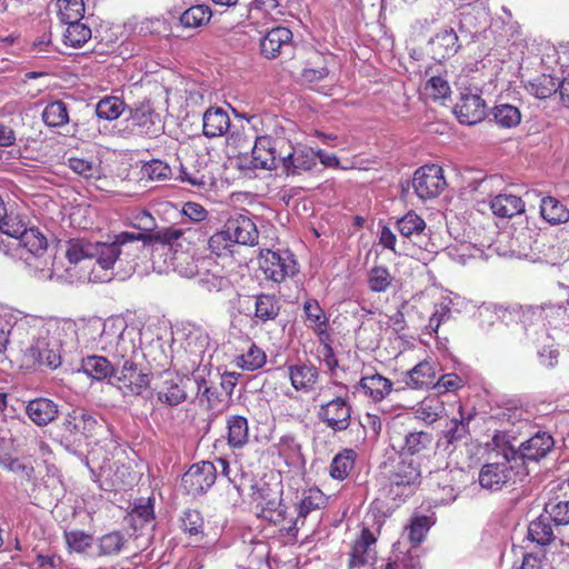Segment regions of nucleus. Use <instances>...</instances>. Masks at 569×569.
<instances>
[{"label": "nucleus", "mask_w": 569, "mask_h": 569, "mask_svg": "<svg viewBox=\"0 0 569 569\" xmlns=\"http://www.w3.org/2000/svg\"><path fill=\"white\" fill-rule=\"evenodd\" d=\"M445 403L436 396L426 397L416 409V417L428 425L436 422L445 413Z\"/></svg>", "instance_id": "obj_34"}, {"label": "nucleus", "mask_w": 569, "mask_h": 569, "mask_svg": "<svg viewBox=\"0 0 569 569\" xmlns=\"http://www.w3.org/2000/svg\"><path fill=\"white\" fill-rule=\"evenodd\" d=\"M559 79L541 73L530 80L527 90L538 99H547L559 90Z\"/></svg>", "instance_id": "obj_35"}, {"label": "nucleus", "mask_w": 569, "mask_h": 569, "mask_svg": "<svg viewBox=\"0 0 569 569\" xmlns=\"http://www.w3.org/2000/svg\"><path fill=\"white\" fill-rule=\"evenodd\" d=\"M287 377L296 392L310 395L318 391L320 369L310 361L287 365Z\"/></svg>", "instance_id": "obj_10"}, {"label": "nucleus", "mask_w": 569, "mask_h": 569, "mask_svg": "<svg viewBox=\"0 0 569 569\" xmlns=\"http://www.w3.org/2000/svg\"><path fill=\"white\" fill-rule=\"evenodd\" d=\"M376 541V536L369 528L361 530L360 537L353 542L350 551L349 569L360 568L367 565L370 547L375 545Z\"/></svg>", "instance_id": "obj_26"}, {"label": "nucleus", "mask_w": 569, "mask_h": 569, "mask_svg": "<svg viewBox=\"0 0 569 569\" xmlns=\"http://www.w3.org/2000/svg\"><path fill=\"white\" fill-rule=\"evenodd\" d=\"M313 401L319 402L318 419L331 431L343 432L350 427L352 403L346 383L335 380L321 386Z\"/></svg>", "instance_id": "obj_1"}, {"label": "nucleus", "mask_w": 569, "mask_h": 569, "mask_svg": "<svg viewBox=\"0 0 569 569\" xmlns=\"http://www.w3.org/2000/svg\"><path fill=\"white\" fill-rule=\"evenodd\" d=\"M333 61L332 57L325 54H317L316 58L308 62L301 72V80L303 83L313 86L327 79L330 74V64Z\"/></svg>", "instance_id": "obj_27"}, {"label": "nucleus", "mask_w": 569, "mask_h": 569, "mask_svg": "<svg viewBox=\"0 0 569 569\" xmlns=\"http://www.w3.org/2000/svg\"><path fill=\"white\" fill-rule=\"evenodd\" d=\"M289 148L290 140L286 138H273L270 134L257 136L251 150V163L256 169H277Z\"/></svg>", "instance_id": "obj_3"}, {"label": "nucleus", "mask_w": 569, "mask_h": 569, "mask_svg": "<svg viewBox=\"0 0 569 569\" xmlns=\"http://www.w3.org/2000/svg\"><path fill=\"white\" fill-rule=\"evenodd\" d=\"M101 133L99 127V119L91 117L82 122L74 123V136L82 141H91L98 138Z\"/></svg>", "instance_id": "obj_62"}, {"label": "nucleus", "mask_w": 569, "mask_h": 569, "mask_svg": "<svg viewBox=\"0 0 569 569\" xmlns=\"http://www.w3.org/2000/svg\"><path fill=\"white\" fill-rule=\"evenodd\" d=\"M446 187L443 169L438 164L422 166L413 173L412 188L421 200L437 198Z\"/></svg>", "instance_id": "obj_6"}, {"label": "nucleus", "mask_w": 569, "mask_h": 569, "mask_svg": "<svg viewBox=\"0 0 569 569\" xmlns=\"http://www.w3.org/2000/svg\"><path fill=\"white\" fill-rule=\"evenodd\" d=\"M280 311V303L274 295L261 293L256 298L254 317L262 323L274 320Z\"/></svg>", "instance_id": "obj_37"}, {"label": "nucleus", "mask_w": 569, "mask_h": 569, "mask_svg": "<svg viewBox=\"0 0 569 569\" xmlns=\"http://www.w3.org/2000/svg\"><path fill=\"white\" fill-rule=\"evenodd\" d=\"M328 505V497L317 487L305 489L301 493V500L298 505L299 517L302 518L301 525L305 523L307 516L316 510L323 509Z\"/></svg>", "instance_id": "obj_31"}, {"label": "nucleus", "mask_w": 569, "mask_h": 569, "mask_svg": "<svg viewBox=\"0 0 569 569\" xmlns=\"http://www.w3.org/2000/svg\"><path fill=\"white\" fill-rule=\"evenodd\" d=\"M237 244L229 232H226L224 226L216 231L208 240V248L217 257H228L233 254Z\"/></svg>", "instance_id": "obj_47"}, {"label": "nucleus", "mask_w": 569, "mask_h": 569, "mask_svg": "<svg viewBox=\"0 0 569 569\" xmlns=\"http://www.w3.org/2000/svg\"><path fill=\"white\" fill-rule=\"evenodd\" d=\"M227 443L234 451L244 448L249 443L248 419L240 415L229 416L226 420Z\"/></svg>", "instance_id": "obj_18"}, {"label": "nucleus", "mask_w": 569, "mask_h": 569, "mask_svg": "<svg viewBox=\"0 0 569 569\" xmlns=\"http://www.w3.org/2000/svg\"><path fill=\"white\" fill-rule=\"evenodd\" d=\"M126 545V538L120 531H110L98 540V555L101 557L117 556Z\"/></svg>", "instance_id": "obj_49"}, {"label": "nucleus", "mask_w": 569, "mask_h": 569, "mask_svg": "<svg viewBox=\"0 0 569 569\" xmlns=\"http://www.w3.org/2000/svg\"><path fill=\"white\" fill-rule=\"evenodd\" d=\"M66 257L71 263H78L93 257V244L83 239H71L67 243Z\"/></svg>", "instance_id": "obj_57"}, {"label": "nucleus", "mask_w": 569, "mask_h": 569, "mask_svg": "<svg viewBox=\"0 0 569 569\" xmlns=\"http://www.w3.org/2000/svg\"><path fill=\"white\" fill-rule=\"evenodd\" d=\"M180 378L171 372L162 375V382L158 388V399L169 406H177L186 400L184 389L179 385Z\"/></svg>", "instance_id": "obj_25"}, {"label": "nucleus", "mask_w": 569, "mask_h": 569, "mask_svg": "<svg viewBox=\"0 0 569 569\" xmlns=\"http://www.w3.org/2000/svg\"><path fill=\"white\" fill-rule=\"evenodd\" d=\"M430 529V519L427 516H418L411 519L408 527V537L410 542L417 547L419 546Z\"/></svg>", "instance_id": "obj_61"}, {"label": "nucleus", "mask_w": 569, "mask_h": 569, "mask_svg": "<svg viewBox=\"0 0 569 569\" xmlns=\"http://www.w3.org/2000/svg\"><path fill=\"white\" fill-rule=\"evenodd\" d=\"M516 475L512 461L508 457H502L500 461L482 466L479 472V483L489 490H500L507 483L515 482Z\"/></svg>", "instance_id": "obj_9"}, {"label": "nucleus", "mask_w": 569, "mask_h": 569, "mask_svg": "<svg viewBox=\"0 0 569 569\" xmlns=\"http://www.w3.org/2000/svg\"><path fill=\"white\" fill-rule=\"evenodd\" d=\"M260 508L257 516L274 526L281 523L287 519V507L280 499L272 498L257 503Z\"/></svg>", "instance_id": "obj_36"}, {"label": "nucleus", "mask_w": 569, "mask_h": 569, "mask_svg": "<svg viewBox=\"0 0 569 569\" xmlns=\"http://www.w3.org/2000/svg\"><path fill=\"white\" fill-rule=\"evenodd\" d=\"M397 229L401 236L411 238L420 236L425 231L426 222L415 211H409L397 221Z\"/></svg>", "instance_id": "obj_54"}, {"label": "nucleus", "mask_w": 569, "mask_h": 569, "mask_svg": "<svg viewBox=\"0 0 569 569\" xmlns=\"http://www.w3.org/2000/svg\"><path fill=\"white\" fill-rule=\"evenodd\" d=\"M303 311L307 319L310 321V327H321L327 323V317L325 311L320 307L319 302L315 299L307 300L303 305Z\"/></svg>", "instance_id": "obj_64"}, {"label": "nucleus", "mask_w": 569, "mask_h": 569, "mask_svg": "<svg viewBox=\"0 0 569 569\" xmlns=\"http://www.w3.org/2000/svg\"><path fill=\"white\" fill-rule=\"evenodd\" d=\"M292 32L286 27L270 29L260 40V52L266 59L278 58L286 49L292 48Z\"/></svg>", "instance_id": "obj_14"}, {"label": "nucleus", "mask_w": 569, "mask_h": 569, "mask_svg": "<svg viewBox=\"0 0 569 569\" xmlns=\"http://www.w3.org/2000/svg\"><path fill=\"white\" fill-rule=\"evenodd\" d=\"M194 381L198 386V393H200V402L204 403L208 409H217L222 402L221 393L218 388L208 386L206 379L202 377H196Z\"/></svg>", "instance_id": "obj_60"}, {"label": "nucleus", "mask_w": 569, "mask_h": 569, "mask_svg": "<svg viewBox=\"0 0 569 569\" xmlns=\"http://www.w3.org/2000/svg\"><path fill=\"white\" fill-rule=\"evenodd\" d=\"M124 234H133V232H120L113 237L111 242H97L93 244V257L97 258V263L103 270H110L113 268L116 261L118 260L122 244L128 242L136 241V239H124Z\"/></svg>", "instance_id": "obj_17"}, {"label": "nucleus", "mask_w": 569, "mask_h": 569, "mask_svg": "<svg viewBox=\"0 0 569 569\" xmlns=\"http://www.w3.org/2000/svg\"><path fill=\"white\" fill-rule=\"evenodd\" d=\"M460 418H453L450 421V427L445 432V438L448 445H453L466 439L470 435L469 423L472 419V415L463 416V407L459 406Z\"/></svg>", "instance_id": "obj_46"}, {"label": "nucleus", "mask_w": 569, "mask_h": 569, "mask_svg": "<svg viewBox=\"0 0 569 569\" xmlns=\"http://www.w3.org/2000/svg\"><path fill=\"white\" fill-rule=\"evenodd\" d=\"M81 370L90 378L101 381L114 376L113 365L102 356H88L81 361Z\"/></svg>", "instance_id": "obj_29"}, {"label": "nucleus", "mask_w": 569, "mask_h": 569, "mask_svg": "<svg viewBox=\"0 0 569 569\" xmlns=\"http://www.w3.org/2000/svg\"><path fill=\"white\" fill-rule=\"evenodd\" d=\"M317 152L305 144H292L283 154L282 161L279 168L286 174H300L305 171L311 170L317 164Z\"/></svg>", "instance_id": "obj_12"}, {"label": "nucleus", "mask_w": 569, "mask_h": 569, "mask_svg": "<svg viewBox=\"0 0 569 569\" xmlns=\"http://www.w3.org/2000/svg\"><path fill=\"white\" fill-rule=\"evenodd\" d=\"M156 119H159V116L149 102L140 103L131 111L132 124L140 134L157 136L159 128L156 126Z\"/></svg>", "instance_id": "obj_24"}, {"label": "nucleus", "mask_w": 569, "mask_h": 569, "mask_svg": "<svg viewBox=\"0 0 569 569\" xmlns=\"http://www.w3.org/2000/svg\"><path fill=\"white\" fill-rule=\"evenodd\" d=\"M27 228V222L21 216L12 211H6V214L0 219V241H2V236L13 238L17 241Z\"/></svg>", "instance_id": "obj_51"}, {"label": "nucleus", "mask_w": 569, "mask_h": 569, "mask_svg": "<svg viewBox=\"0 0 569 569\" xmlns=\"http://www.w3.org/2000/svg\"><path fill=\"white\" fill-rule=\"evenodd\" d=\"M203 134L208 138L221 137L230 128V118L227 111L219 107H210L202 117Z\"/></svg>", "instance_id": "obj_21"}, {"label": "nucleus", "mask_w": 569, "mask_h": 569, "mask_svg": "<svg viewBox=\"0 0 569 569\" xmlns=\"http://www.w3.org/2000/svg\"><path fill=\"white\" fill-rule=\"evenodd\" d=\"M436 380V368L427 361H420L412 369L405 373L403 382L413 390H425L433 387Z\"/></svg>", "instance_id": "obj_19"}, {"label": "nucleus", "mask_w": 569, "mask_h": 569, "mask_svg": "<svg viewBox=\"0 0 569 569\" xmlns=\"http://www.w3.org/2000/svg\"><path fill=\"white\" fill-rule=\"evenodd\" d=\"M58 17L64 24L78 22L83 19L84 2L83 0H58Z\"/></svg>", "instance_id": "obj_50"}, {"label": "nucleus", "mask_w": 569, "mask_h": 569, "mask_svg": "<svg viewBox=\"0 0 569 569\" xmlns=\"http://www.w3.org/2000/svg\"><path fill=\"white\" fill-rule=\"evenodd\" d=\"M385 477L388 481V493L401 502L421 485V461L419 458L405 457L395 452L385 462Z\"/></svg>", "instance_id": "obj_2"}, {"label": "nucleus", "mask_w": 569, "mask_h": 569, "mask_svg": "<svg viewBox=\"0 0 569 569\" xmlns=\"http://www.w3.org/2000/svg\"><path fill=\"white\" fill-rule=\"evenodd\" d=\"M126 103L116 96H108L99 100L96 104V117L112 121L118 119L124 111Z\"/></svg>", "instance_id": "obj_41"}, {"label": "nucleus", "mask_w": 569, "mask_h": 569, "mask_svg": "<svg viewBox=\"0 0 569 569\" xmlns=\"http://www.w3.org/2000/svg\"><path fill=\"white\" fill-rule=\"evenodd\" d=\"M492 213L499 218H512L525 212V201L515 194L499 193L490 201Z\"/></svg>", "instance_id": "obj_23"}, {"label": "nucleus", "mask_w": 569, "mask_h": 569, "mask_svg": "<svg viewBox=\"0 0 569 569\" xmlns=\"http://www.w3.org/2000/svg\"><path fill=\"white\" fill-rule=\"evenodd\" d=\"M495 122L501 128H515L521 121L519 109L509 103L497 104L492 111Z\"/></svg>", "instance_id": "obj_52"}, {"label": "nucleus", "mask_w": 569, "mask_h": 569, "mask_svg": "<svg viewBox=\"0 0 569 569\" xmlns=\"http://www.w3.org/2000/svg\"><path fill=\"white\" fill-rule=\"evenodd\" d=\"M432 440V435L422 430L401 432L393 429L390 435V442L395 452L412 458H418L419 455L429 450Z\"/></svg>", "instance_id": "obj_8"}, {"label": "nucleus", "mask_w": 569, "mask_h": 569, "mask_svg": "<svg viewBox=\"0 0 569 569\" xmlns=\"http://www.w3.org/2000/svg\"><path fill=\"white\" fill-rule=\"evenodd\" d=\"M553 438L547 432H537L533 437L522 442L519 452L523 460L537 461L552 449Z\"/></svg>", "instance_id": "obj_20"}, {"label": "nucleus", "mask_w": 569, "mask_h": 569, "mask_svg": "<svg viewBox=\"0 0 569 569\" xmlns=\"http://www.w3.org/2000/svg\"><path fill=\"white\" fill-rule=\"evenodd\" d=\"M61 349L50 340L44 347L38 349V365L49 369H57L62 363Z\"/></svg>", "instance_id": "obj_56"}, {"label": "nucleus", "mask_w": 569, "mask_h": 569, "mask_svg": "<svg viewBox=\"0 0 569 569\" xmlns=\"http://www.w3.org/2000/svg\"><path fill=\"white\" fill-rule=\"evenodd\" d=\"M26 413L37 426H47L57 418L58 406L48 398H36L28 402Z\"/></svg>", "instance_id": "obj_22"}, {"label": "nucleus", "mask_w": 569, "mask_h": 569, "mask_svg": "<svg viewBox=\"0 0 569 569\" xmlns=\"http://www.w3.org/2000/svg\"><path fill=\"white\" fill-rule=\"evenodd\" d=\"M183 236V231L181 229H177L173 227L162 228L156 230L151 233H133V234H124V239H136V241H142L144 243H160L163 246L173 247L178 244V240Z\"/></svg>", "instance_id": "obj_28"}, {"label": "nucleus", "mask_w": 569, "mask_h": 569, "mask_svg": "<svg viewBox=\"0 0 569 569\" xmlns=\"http://www.w3.org/2000/svg\"><path fill=\"white\" fill-rule=\"evenodd\" d=\"M119 388L124 395L139 396L149 387V375L138 369L134 361L123 362L117 376Z\"/></svg>", "instance_id": "obj_16"}, {"label": "nucleus", "mask_w": 569, "mask_h": 569, "mask_svg": "<svg viewBox=\"0 0 569 569\" xmlns=\"http://www.w3.org/2000/svg\"><path fill=\"white\" fill-rule=\"evenodd\" d=\"M41 117L46 126L61 127L69 122L68 107L61 100L52 101L44 107Z\"/></svg>", "instance_id": "obj_44"}, {"label": "nucleus", "mask_w": 569, "mask_h": 569, "mask_svg": "<svg viewBox=\"0 0 569 569\" xmlns=\"http://www.w3.org/2000/svg\"><path fill=\"white\" fill-rule=\"evenodd\" d=\"M363 396L375 403L387 399L393 390L392 381L377 371L366 372L358 382Z\"/></svg>", "instance_id": "obj_15"}, {"label": "nucleus", "mask_w": 569, "mask_h": 569, "mask_svg": "<svg viewBox=\"0 0 569 569\" xmlns=\"http://www.w3.org/2000/svg\"><path fill=\"white\" fill-rule=\"evenodd\" d=\"M66 32L63 33V42L72 48H81L91 39V28L83 23L82 20L78 22L67 23Z\"/></svg>", "instance_id": "obj_43"}, {"label": "nucleus", "mask_w": 569, "mask_h": 569, "mask_svg": "<svg viewBox=\"0 0 569 569\" xmlns=\"http://www.w3.org/2000/svg\"><path fill=\"white\" fill-rule=\"evenodd\" d=\"M17 246L23 247L33 256H41L48 247L44 234L38 228H27L17 240Z\"/></svg>", "instance_id": "obj_39"}, {"label": "nucleus", "mask_w": 569, "mask_h": 569, "mask_svg": "<svg viewBox=\"0 0 569 569\" xmlns=\"http://www.w3.org/2000/svg\"><path fill=\"white\" fill-rule=\"evenodd\" d=\"M540 216L551 226L569 221V210L553 197H545L541 199Z\"/></svg>", "instance_id": "obj_32"}, {"label": "nucleus", "mask_w": 569, "mask_h": 569, "mask_svg": "<svg viewBox=\"0 0 569 569\" xmlns=\"http://www.w3.org/2000/svg\"><path fill=\"white\" fill-rule=\"evenodd\" d=\"M450 86L442 77H431L423 86L421 94L427 101H440L449 97Z\"/></svg>", "instance_id": "obj_53"}, {"label": "nucleus", "mask_w": 569, "mask_h": 569, "mask_svg": "<svg viewBox=\"0 0 569 569\" xmlns=\"http://www.w3.org/2000/svg\"><path fill=\"white\" fill-rule=\"evenodd\" d=\"M99 346L102 351L109 353L113 359L122 360L123 362L134 361L138 353L133 340L124 337L122 331L113 323L103 325Z\"/></svg>", "instance_id": "obj_5"}, {"label": "nucleus", "mask_w": 569, "mask_h": 569, "mask_svg": "<svg viewBox=\"0 0 569 569\" xmlns=\"http://www.w3.org/2000/svg\"><path fill=\"white\" fill-rule=\"evenodd\" d=\"M217 480V468L211 461L193 463L182 476L181 486L187 495L198 497L207 492Z\"/></svg>", "instance_id": "obj_7"}, {"label": "nucleus", "mask_w": 569, "mask_h": 569, "mask_svg": "<svg viewBox=\"0 0 569 569\" xmlns=\"http://www.w3.org/2000/svg\"><path fill=\"white\" fill-rule=\"evenodd\" d=\"M276 448L279 457L284 460L287 466L298 465L302 459L301 446L292 435L280 437Z\"/></svg>", "instance_id": "obj_40"}, {"label": "nucleus", "mask_w": 569, "mask_h": 569, "mask_svg": "<svg viewBox=\"0 0 569 569\" xmlns=\"http://www.w3.org/2000/svg\"><path fill=\"white\" fill-rule=\"evenodd\" d=\"M368 287L372 292H386L393 282L395 277L390 273L389 269L385 266H375L368 273Z\"/></svg>", "instance_id": "obj_48"}, {"label": "nucleus", "mask_w": 569, "mask_h": 569, "mask_svg": "<svg viewBox=\"0 0 569 569\" xmlns=\"http://www.w3.org/2000/svg\"><path fill=\"white\" fill-rule=\"evenodd\" d=\"M529 538L540 546H547L555 540V535L550 519L546 516H540L531 521L528 527Z\"/></svg>", "instance_id": "obj_42"}, {"label": "nucleus", "mask_w": 569, "mask_h": 569, "mask_svg": "<svg viewBox=\"0 0 569 569\" xmlns=\"http://www.w3.org/2000/svg\"><path fill=\"white\" fill-rule=\"evenodd\" d=\"M226 232H229L236 244L254 247L258 244L259 231L253 220L243 213H237L224 222Z\"/></svg>", "instance_id": "obj_13"}, {"label": "nucleus", "mask_w": 569, "mask_h": 569, "mask_svg": "<svg viewBox=\"0 0 569 569\" xmlns=\"http://www.w3.org/2000/svg\"><path fill=\"white\" fill-rule=\"evenodd\" d=\"M233 362L243 371H256L264 367L267 355L261 347L251 342L247 350L234 358Z\"/></svg>", "instance_id": "obj_30"}, {"label": "nucleus", "mask_w": 569, "mask_h": 569, "mask_svg": "<svg viewBox=\"0 0 569 569\" xmlns=\"http://www.w3.org/2000/svg\"><path fill=\"white\" fill-rule=\"evenodd\" d=\"M357 453L353 449H343L336 455L330 465V476L336 480H345L353 469Z\"/></svg>", "instance_id": "obj_38"}, {"label": "nucleus", "mask_w": 569, "mask_h": 569, "mask_svg": "<svg viewBox=\"0 0 569 569\" xmlns=\"http://www.w3.org/2000/svg\"><path fill=\"white\" fill-rule=\"evenodd\" d=\"M259 269L264 278L274 283H281L287 278L298 273V262L290 251H273L262 249L258 259Z\"/></svg>", "instance_id": "obj_4"}, {"label": "nucleus", "mask_w": 569, "mask_h": 569, "mask_svg": "<svg viewBox=\"0 0 569 569\" xmlns=\"http://www.w3.org/2000/svg\"><path fill=\"white\" fill-rule=\"evenodd\" d=\"M142 173L150 180H164L171 176V168L167 162L153 159L142 167Z\"/></svg>", "instance_id": "obj_63"}, {"label": "nucleus", "mask_w": 569, "mask_h": 569, "mask_svg": "<svg viewBox=\"0 0 569 569\" xmlns=\"http://www.w3.org/2000/svg\"><path fill=\"white\" fill-rule=\"evenodd\" d=\"M63 537L68 548L78 553L87 551L93 543V536L83 530L64 531Z\"/></svg>", "instance_id": "obj_59"}, {"label": "nucleus", "mask_w": 569, "mask_h": 569, "mask_svg": "<svg viewBox=\"0 0 569 569\" xmlns=\"http://www.w3.org/2000/svg\"><path fill=\"white\" fill-rule=\"evenodd\" d=\"M458 121L462 124H476L487 116V104L480 93L466 89L453 108Z\"/></svg>", "instance_id": "obj_11"}, {"label": "nucleus", "mask_w": 569, "mask_h": 569, "mask_svg": "<svg viewBox=\"0 0 569 569\" xmlns=\"http://www.w3.org/2000/svg\"><path fill=\"white\" fill-rule=\"evenodd\" d=\"M68 167L80 177L87 180L100 178V164L93 160L78 157L68 159Z\"/></svg>", "instance_id": "obj_55"}, {"label": "nucleus", "mask_w": 569, "mask_h": 569, "mask_svg": "<svg viewBox=\"0 0 569 569\" xmlns=\"http://www.w3.org/2000/svg\"><path fill=\"white\" fill-rule=\"evenodd\" d=\"M212 11L207 4H194L180 16V23L184 28H199L210 21Z\"/></svg>", "instance_id": "obj_45"}, {"label": "nucleus", "mask_w": 569, "mask_h": 569, "mask_svg": "<svg viewBox=\"0 0 569 569\" xmlns=\"http://www.w3.org/2000/svg\"><path fill=\"white\" fill-rule=\"evenodd\" d=\"M51 341L60 348H73L79 343L77 323L73 320L64 319L57 322Z\"/></svg>", "instance_id": "obj_33"}, {"label": "nucleus", "mask_w": 569, "mask_h": 569, "mask_svg": "<svg viewBox=\"0 0 569 569\" xmlns=\"http://www.w3.org/2000/svg\"><path fill=\"white\" fill-rule=\"evenodd\" d=\"M203 518L198 510L189 509L183 512L181 518V528L184 532H187L190 537H196L198 539L203 538Z\"/></svg>", "instance_id": "obj_58"}]
</instances>
